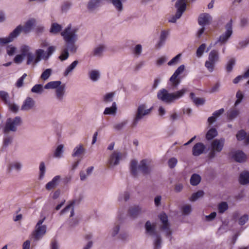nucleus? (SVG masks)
<instances>
[{
	"label": "nucleus",
	"mask_w": 249,
	"mask_h": 249,
	"mask_svg": "<svg viewBox=\"0 0 249 249\" xmlns=\"http://www.w3.org/2000/svg\"><path fill=\"white\" fill-rule=\"evenodd\" d=\"M77 30L72 28L71 25H69L62 32L61 35L66 43L65 49L72 53L76 52L78 46L76 42L78 39Z\"/></svg>",
	"instance_id": "1"
},
{
	"label": "nucleus",
	"mask_w": 249,
	"mask_h": 249,
	"mask_svg": "<svg viewBox=\"0 0 249 249\" xmlns=\"http://www.w3.org/2000/svg\"><path fill=\"white\" fill-rule=\"evenodd\" d=\"M36 20L35 18H30L28 20L23 26L21 25L18 26L8 36L0 38V44H4L12 42L23 32L24 34H29L36 25Z\"/></svg>",
	"instance_id": "2"
},
{
	"label": "nucleus",
	"mask_w": 249,
	"mask_h": 249,
	"mask_svg": "<svg viewBox=\"0 0 249 249\" xmlns=\"http://www.w3.org/2000/svg\"><path fill=\"white\" fill-rule=\"evenodd\" d=\"M152 168V161L149 159L142 160L138 165L136 160H133L130 162V173L134 177L138 176L139 172H141L143 175H149Z\"/></svg>",
	"instance_id": "3"
},
{
	"label": "nucleus",
	"mask_w": 249,
	"mask_h": 249,
	"mask_svg": "<svg viewBox=\"0 0 249 249\" xmlns=\"http://www.w3.org/2000/svg\"><path fill=\"white\" fill-rule=\"evenodd\" d=\"M186 91L187 89L183 88L177 91L169 93L166 89H162L158 92L157 97L164 103L171 104L181 98Z\"/></svg>",
	"instance_id": "4"
},
{
	"label": "nucleus",
	"mask_w": 249,
	"mask_h": 249,
	"mask_svg": "<svg viewBox=\"0 0 249 249\" xmlns=\"http://www.w3.org/2000/svg\"><path fill=\"white\" fill-rule=\"evenodd\" d=\"M102 0H90L88 4V9L90 11H94L100 6ZM127 0H111V2L118 13L122 12L124 9V3Z\"/></svg>",
	"instance_id": "5"
},
{
	"label": "nucleus",
	"mask_w": 249,
	"mask_h": 249,
	"mask_svg": "<svg viewBox=\"0 0 249 249\" xmlns=\"http://www.w3.org/2000/svg\"><path fill=\"white\" fill-rule=\"evenodd\" d=\"M145 228L146 233L154 238V249H160L161 247L162 240L160 235L158 233L156 230V225L151 224L150 221H147L145 224Z\"/></svg>",
	"instance_id": "6"
},
{
	"label": "nucleus",
	"mask_w": 249,
	"mask_h": 249,
	"mask_svg": "<svg viewBox=\"0 0 249 249\" xmlns=\"http://www.w3.org/2000/svg\"><path fill=\"white\" fill-rule=\"evenodd\" d=\"M22 124L23 120L20 116L8 118L2 128V132H16L18 130V127L21 125Z\"/></svg>",
	"instance_id": "7"
},
{
	"label": "nucleus",
	"mask_w": 249,
	"mask_h": 249,
	"mask_svg": "<svg viewBox=\"0 0 249 249\" xmlns=\"http://www.w3.org/2000/svg\"><path fill=\"white\" fill-rule=\"evenodd\" d=\"M152 110V107L148 108L145 104H142L138 106L136 113L134 115L132 122L131 126L133 127H136L138 123L143 119V118L148 115Z\"/></svg>",
	"instance_id": "8"
},
{
	"label": "nucleus",
	"mask_w": 249,
	"mask_h": 249,
	"mask_svg": "<svg viewBox=\"0 0 249 249\" xmlns=\"http://www.w3.org/2000/svg\"><path fill=\"white\" fill-rule=\"evenodd\" d=\"M220 60V55L218 50H213L209 53L208 59L205 62V67L210 72L213 71L215 65Z\"/></svg>",
	"instance_id": "9"
},
{
	"label": "nucleus",
	"mask_w": 249,
	"mask_h": 249,
	"mask_svg": "<svg viewBox=\"0 0 249 249\" xmlns=\"http://www.w3.org/2000/svg\"><path fill=\"white\" fill-rule=\"evenodd\" d=\"M226 31L222 34L215 41L214 45L219 44L220 46L225 45L231 36L232 31V20L230 19L225 25Z\"/></svg>",
	"instance_id": "10"
},
{
	"label": "nucleus",
	"mask_w": 249,
	"mask_h": 249,
	"mask_svg": "<svg viewBox=\"0 0 249 249\" xmlns=\"http://www.w3.org/2000/svg\"><path fill=\"white\" fill-rule=\"evenodd\" d=\"M225 140L224 139H215L211 144L210 151L208 154V157L213 159L214 158L217 153L220 152L223 149Z\"/></svg>",
	"instance_id": "11"
},
{
	"label": "nucleus",
	"mask_w": 249,
	"mask_h": 249,
	"mask_svg": "<svg viewBox=\"0 0 249 249\" xmlns=\"http://www.w3.org/2000/svg\"><path fill=\"white\" fill-rule=\"evenodd\" d=\"M159 218L161 222L160 229L165 232V236L171 240L172 231L170 228V225L168 222V217L165 213H162L159 215Z\"/></svg>",
	"instance_id": "12"
},
{
	"label": "nucleus",
	"mask_w": 249,
	"mask_h": 249,
	"mask_svg": "<svg viewBox=\"0 0 249 249\" xmlns=\"http://www.w3.org/2000/svg\"><path fill=\"white\" fill-rule=\"evenodd\" d=\"M175 7L177 8V12L175 15L173 16L169 19V22L175 23L177 20L181 17L183 13L186 9V0H178L176 2Z\"/></svg>",
	"instance_id": "13"
},
{
	"label": "nucleus",
	"mask_w": 249,
	"mask_h": 249,
	"mask_svg": "<svg viewBox=\"0 0 249 249\" xmlns=\"http://www.w3.org/2000/svg\"><path fill=\"white\" fill-rule=\"evenodd\" d=\"M43 50L38 49L36 50L35 54L32 52L29 53L26 57L27 58L26 64L28 65L32 64L34 66L36 65L42 59V54Z\"/></svg>",
	"instance_id": "14"
},
{
	"label": "nucleus",
	"mask_w": 249,
	"mask_h": 249,
	"mask_svg": "<svg viewBox=\"0 0 249 249\" xmlns=\"http://www.w3.org/2000/svg\"><path fill=\"white\" fill-rule=\"evenodd\" d=\"M122 154L118 151H114L110 156L107 161V164L110 167H113L119 163V161L121 158Z\"/></svg>",
	"instance_id": "15"
},
{
	"label": "nucleus",
	"mask_w": 249,
	"mask_h": 249,
	"mask_svg": "<svg viewBox=\"0 0 249 249\" xmlns=\"http://www.w3.org/2000/svg\"><path fill=\"white\" fill-rule=\"evenodd\" d=\"M35 101L33 98L27 97L23 102L21 110L25 111L30 110L35 107Z\"/></svg>",
	"instance_id": "16"
},
{
	"label": "nucleus",
	"mask_w": 249,
	"mask_h": 249,
	"mask_svg": "<svg viewBox=\"0 0 249 249\" xmlns=\"http://www.w3.org/2000/svg\"><path fill=\"white\" fill-rule=\"evenodd\" d=\"M206 149L205 145L202 142L196 143L192 149V154L194 156H198L202 154Z\"/></svg>",
	"instance_id": "17"
},
{
	"label": "nucleus",
	"mask_w": 249,
	"mask_h": 249,
	"mask_svg": "<svg viewBox=\"0 0 249 249\" xmlns=\"http://www.w3.org/2000/svg\"><path fill=\"white\" fill-rule=\"evenodd\" d=\"M46 232V226L45 225L36 227V230L33 232V237L36 240H38L42 237Z\"/></svg>",
	"instance_id": "18"
},
{
	"label": "nucleus",
	"mask_w": 249,
	"mask_h": 249,
	"mask_svg": "<svg viewBox=\"0 0 249 249\" xmlns=\"http://www.w3.org/2000/svg\"><path fill=\"white\" fill-rule=\"evenodd\" d=\"M66 87L65 84H63L59 88L55 90V96L56 100L59 102H62L65 95Z\"/></svg>",
	"instance_id": "19"
},
{
	"label": "nucleus",
	"mask_w": 249,
	"mask_h": 249,
	"mask_svg": "<svg viewBox=\"0 0 249 249\" xmlns=\"http://www.w3.org/2000/svg\"><path fill=\"white\" fill-rule=\"evenodd\" d=\"M106 49V46L103 44H100L96 46L91 53V55L95 57H101Z\"/></svg>",
	"instance_id": "20"
},
{
	"label": "nucleus",
	"mask_w": 249,
	"mask_h": 249,
	"mask_svg": "<svg viewBox=\"0 0 249 249\" xmlns=\"http://www.w3.org/2000/svg\"><path fill=\"white\" fill-rule=\"evenodd\" d=\"M3 133L4 135L2 141V148H6L12 143L14 136L10 134L9 132H3Z\"/></svg>",
	"instance_id": "21"
},
{
	"label": "nucleus",
	"mask_w": 249,
	"mask_h": 249,
	"mask_svg": "<svg viewBox=\"0 0 249 249\" xmlns=\"http://www.w3.org/2000/svg\"><path fill=\"white\" fill-rule=\"evenodd\" d=\"M211 19V17L209 14L207 13H202L200 15L198 18V22L200 25L204 26L209 24Z\"/></svg>",
	"instance_id": "22"
},
{
	"label": "nucleus",
	"mask_w": 249,
	"mask_h": 249,
	"mask_svg": "<svg viewBox=\"0 0 249 249\" xmlns=\"http://www.w3.org/2000/svg\"><path fill=\"white\" fill-rule=\"evenodd\" d=\"M117 104L115 102H114L112 104V106L110 107H106L104 112L103 114L105 115H112L115 116L117 113Z\"/></svg>",
	"instance_id": "23"
},
{
	"label": "nucleus",
	"mask_w": 249,
	"mask_h": 249,
	"mask_svg": "<svg viewBox=\"0 0 249 249\" xmlns=\"http://www.w3.org/2000/svg\"><path fill=\"white\" fill-rule=\"evenodd\" d=\"M60 179V176H55L51 181L46 184V189L48 190H51L56 188L59 184Z\"/></svg>",
	"instance_id": "24"
},
{
	"label": "nucleus",
	"mask_w": 249,
	"mask_h": 249,
	"mask_svg": "<svg viewBox=\"0 0 249 249\" xmlns=\"http://www.w3.org/2000/svg\"><path fill=\"white\" fill-rule=\"evenodd\" d=\"M62 83L60 81H51L47 83L44 87L46 89H56L59 87L61 86Z\"/></svg>",
	"instance_id": "25"
},
{
	"label": "nucleus",
	"mask_w": 249,
	"mask_h": 249,
	"mask_svg": "<svg viewBox=\"0 0 249 249\" xmlns=\"http://www.w3.org/2000/svg\"><path fill=\"white\" fill-rule=\"evenodd\" d=\"M239 182L242 185H246L249 183V172L244 171L242 172L239 176Z\"/></svg>",
	"instance_id": "26"
},
{
	"label": "nucleus",
	"mask_w": 249,
	"mask_h": 249,
	"mask_svg": "<svg viewBox=\"0 0 249 249\" xmlns=\"http://www.w3.org/2000/svg\"><path fill=\"white\" fill-rule=\"evenodd\" d=\"M233 158L237 162H242L245 160L246 156L242 151H237L233 155Z\"/></svg>",
	"instance_id": "27"
},
{
	"label": "nucleus",
	"mask_w": 249,
	"mask_h": 249,
	"mask_svg": "<svg viewBox=\"0 0 249 249\" xmlns=\"http://www.w3.org/2000/svg\"><path fill=\"white\" fill-rule=\"evenodd\" d=\"M168 36V32L167 31L162 30L161 32L159 41L157 44V47L158 48H160L164 44Z\"/></svg>",
	"instance_id": "28"
},
{
	"label": "nucleus",
	"mask_w": 249,
	"mask_h": 249,
	"mask_svg": "<svg viewBox=\"0 0 249 249\" xmlns=\"http://www.w3.org/2000/svg\"><path fill=\"white\" fill-rule=\"evenodd\" d=\"M142 212V208L139 206H134L130 208L129 210V215L133 217H136Z\"/></svg>",
	"instance_id": "29"
},
{
	"label": "nucleus",
	"mask_w": 249,
	"mask_h": 249,
	"mask_svg": "<svg viewBox=\"0 0 249 249\" xmlns=\"http://www.w3.org/2000/svg\"><path fill=\"white\" fill-rule=\"evenodd\" d=\"M62 29L61 25L57 23H53L50 29V32L53 35L58 34Z\"/></svg>",
	"instance_id": "30"
},
{
	"label": "nucleus",
	"mask_w": 249,
	"mask_h": 249,
	"mask_svg": "<svg viewBox=\"0 0 249 249\" xmlns=\"http://www.w3.org/2000/svg\"><path fill=\"white\" fill-rule=\"evenodd\" d=\"M55 50V47L54 46H51L48 48L46 53L43 50L42 59L45 60H48L50 56L53 53Z\"/></svg>",
	"instance_id": "31"
},
{
	"label": "nucleus",
	"mask_w": 249,
	"mask_h": 249,
	"mask_svg": "<svg viewBox=\"0 0 249 249\" xmlns=\"http://www.w3.org/2000/svg\"><path fill=\"white\" fill-rule=\"evenodd\" d=\"M78 64V61L77 60H75L65 70L63 74L64 76H67L69 73L71 72L76 67Z\"/></svg>",
	"instance_id": "32"
},
{
	"label": "nucleus",
	"mask_w": 249,
	"mask_h": 249,
	"mask_svg": "<svg viewBox=\"0 0 249 249\" xmlns=\"http://www.w3.org/2000/svg\"><path fill=\"white\" fill-rule=\"evenodd\" d=\"M22 166V165L21 163L19 162H13L9 163L7 166V168L8 171L10 172L12 169H14L17 171H19L21 170Z\"/></svg>",
	"instance_id": "33"
},
{
	"label": "nucleus",
	"mask_w": 249,
	"mask_h": 249,
	"mask_svg": "<svg viewBox=\"0 0 249 249\" xmlns=\"http://www.w3.org/2000/svg\"><path fill=\"white\" fill-rule=\"evenodd\" d=\"M115 95V92H111L106 93L103 97V102L106 104H107L112 102Z\"/></svg>",
	"instance_id": "34"
},
{
	"label": "nucleus",
	"mask_w": 249,
	"mask_h": 249,
	"mask_svg": "<svg viewBox=\"0 0 249 249\" xmlns=\"http://www.w3.org/2000/svg\"><path fill=\"white\" fill-rule=\"evenodd\" d=\"M76 203V201L75 200L72 201L70 204L67 205L64 209L61 211L60 212V214L61 215L67 212L71 208V215L70 216L72 217L74 215V208H73V205Z\"/></svg>",
	"instance_id": "35"
},
{
	"label": "nucleus",
	"mask_w": 249,
	"mask_h": 249,
	"mask_svg": "<svg viewBox=\"0 0 249 249\" xmlns=\"http://www.w3.org/2000/svg\"><path fill=\"white\" fill-rule=\"evenodd\" d=\"M190 97L196 106L202 105L205 102V99L203 98L196 97L195 94L193 92L190 93Z\"/></svg>",
	"instance_id": "36"
},
{
	"label": "nucleus",
	"mask_w": 249,
	"mask_h": 249,
	"mask_svg": "<svg viewBox=\"0 0 249 249\" xmlns=\"http://www.w3.org/2000/svg\"><path fill=\"white\" fill-rule=\"evenodd\" d=\"M201 179V177L196 174H194L190 178V184L193 186L198 185Z\"/></svg>",
	"instance_id": "37"
},
{
	"label": "nucleus",
	"mask_w": 249,
	"mask_h": 249,
	"mask_svg": "<svg viewBox=\"0 0 249 249\" xmlns=\"http://www.w3.org/2000/svg\"><path fill=\"white\" fill-rule=\"evenodd\" d=\"M85 149L83 148V145L82 144H79L75 147L73 151V153L72 154V157H77L81 154H82L85 152Z\"/></svg>",
	"instance_id": "38"
},
{
	"label": "nucleus",
	"mask_w": 249,
	"mask_h": 249,
	"mask_svg": "<svg viewBox=\"0 0 249 249\" xmlns=\"http://www.w3.org/2000/svg\"><path fill=\"white\" fill-rule=\"evenodd\" d=\"M239 114V111L235 108H232L227 112V116L230 120H232L237 117Z\"/></svg>",
	"instance_id": "39"
},
{
	"label": "nucleus",
	"mask_w": 249,
	"mask_h": 249,
	"mask_svg": "<svg viewBox=\"0 0 249 249\" xmlns=\"http://www.w3.org/2000/svg\"><path fill=\"white\" fill-rule=\"evenodd\" d=\"M217 135V132L215 128L210 129L206 134V138L207 140H211Z\"/></svg>",
	"instance_id": "40"
},
{
	"label": "nucleus",
	"mask_w": 249,
	"mask_h": 249,
	"mask_svg": "<svg viewBox=\"0 0 249 249\" xmlns=\"http://www.w3.org/2000/svg\"><path fill=\"white\" fill-rule=\"evenodd\" d=\"M89 74V78L93 81H97L100 77L99 71L97 70H92L90 71Z\"/></svg>",
	"instance_id": "41"
},
{
	"label": "nucleus",
	"mask_w": 249,
	"mask_h": 249,
	"mask_svg": "<svg viewBox=\"0 0 249 249\" xmlns=\"http://www.w3.org/2000/svg\"><path fill=\"white\" fill-rule=\"evenodd\" d=\"M52 73V70L51 69H46L41 74L40 79L43 81L47 80Z\"/></svg>",
	"instance_id": "42"
},
{
	"label": "nucleus",
	"mask_w": 249,
	"mask_h": 249,
	"mask_svg": "<svg viewBox=\"0 0 249 249\" xmlns=\"http://www.w3.org/2000/svg\"><path fill=\"white\" fill-rule=\"evenodd\" d=\"M20 51L21 54L25 57H26L29 53H30L32 52L31 51V47L27 45H22L20 47Z\"/></svg>",
	"instance_id": "43"
},
{
	"label": "nucleus",
	"mask_w": 249,
	"mask_h": 249,
	"mask_svg": "<svg viewBox=\"0 0 249 249\" xmlns=\"http://www.w3.org/2000/svg\"><path fill=\"white\" fill-rule=\"evenodd\" d=\"M228 204L226 202H222L218 204L217 209L218 213H224L228 209Z\"/></svg>",
	"instance_id": "44"
},
{
	"label": "nucleus",
	"mask_w": 249,
	"mask_h": 249,
	"mask_svg": "<svg viewBox=\"0 0 249 249\" xmlns=\"http://www.w3.org/2000/svg\"><path fill=\"white\" fill-rule=\"evenodd\" d=\"M64 146L63 144L59 145L54 151L53 156L55 158H60L63 153Z\"/></svg>",
	"instance_id": "45"
},
{
	"label": "nucleus",
	"mask_w": 249,
	"mask_h": 249,
	"mask_svg": "<svg viewBox=\"0 0 249 249\" xmlns=\"http://www.w3.org/2000/svg\"><path fill=\"white\" fill-rule=\"evenodd\" d=\"M43 87L41 84H36L31 89L33 93L40 94L43 92Z\"/></svg>",
	"instance_id": "46"
},
{
	"label": "nucleus",
	"mask_w": 249,
	"mask_h": 249,
	"mask_svg": "<svg viewBox=\"0 0 249 249\" xmlns=\"http://www.w3.org/2000/svg\"><path fill=\"white\" fill-rule=\"evenodd\" d=\"M7 54L9 56L14 55L17 52V48L13 45L7 46L6 48Z\"/></svg>",
	"instance_id": "47"
},
{
	"label": "nucleus",
	"mask_w": 249,
	"mask_h": 249,
	"mask_svg": "<svg viewBox=\"0 0 249 249\" xmlns=\"http://www.w3.org/2000/svg\"><path fill=\"white\" fill-rule=\"evenodd\" d=\"M204 194V193L202 190H199L197 192L192 194L191 197L190 198V201H195L198 198L202 197Z\"/></svg>",
	"instance_id": "48"
},
{
	"label": "nucleus",
	"mask_w": 249,
	"mask_h": 249,
	"mask_svg": "<svg viewBox=\"0 0 249 249\" xmlns=\"http://www.w3.org/2000/svg\"><path fill=\"white\" fill-rule=\"evenodd\" d=\"M170 81L174 88H176L180 83V80L179 78L174 74L170 78Z\"/></svg>",
	"instance_id": "49"
},
{
	"label": "nucleus",
	"mask_w": 249,
	"mask_h": 249,
	"mask_svg": "<svg viewBox=\"0 0 249 249\" xmlns=\"http://www.w3.org/2000/svg\"><path fill=\"white\" fill-rule=\"evenodd\" d=\"M206 47V45L205 43H203L197 48L196 52V55L197 57L200 58L202 56Z\"/></svg>",
	"instance_id": "50"
},
{
	"label": "nucleus",
	"mask_w": 249,
	"mask_h": 249,
	"mask_svg": "<svg viewBox=\"0 0 249 249\" xmlns=\"http://www.w3.org/2000/svg\"><path fill=\"white\" fill-rule=\"evenodd\" d=\"M0 98L6 104H8L10 102L9 101V94L3 90L0 91Z\"/></svg>",
	"instance_id": "51"
},
{
	"label": "nucleus",
	"mask_w": 249,
	"mask_h": 249,
	"mask_svg": "<svg viewBox=\"0 0 249 249\" xmlns=\"http://www.w3.org/2000/svg\"><path fill=\"white\" fill-rule=\"evenodd\" d=\"M142 52V46L137 44L133 49V53L137 57L139 56Z\"/></svg>",
	"instance_id": "52"
},
{
	"label": "nucleus",
	"mask_w": 249,
	"mask_h": 249,
	"mask_svg": "<svg viewBox=\"0 0 249 249\" xmlns=\"http://www.w3.org/2000/svg\"><path fill=\"white\" fill-rule=\"evenodd\" d=\"M236 97L237 98V100L234 103L235 107H236L242 102L244 98V94L242 91H241L240 90H238L236 94Z\"/></svg>",
	"instance_id": "53"
},
{
	"label": "nucleus",
	"mask_w": 249,
	"mask_h": 249,
	"mask_svg": "<svg viewBox=\"0 0 249 249\" xmlns=\"http://www.w3.org/2000/svg\"><path fill=\"white\" fill-rule=\"evenodd\" d=\"M235 64V60L234 58L230 59L226 65V70L228 72H231L233 69V66Z\"/></svg>",
	"instance_id": "54"
},
{
	"label": "nucleus",
	"mask_w": 249,
	"mask_h": 249,
	"mask_svg": "<svg viewBox=\"0 0 249 249\" xmlns=\"http://www.w3.org/2000/svg\"><path fill=\"white\" fill-rule=\"evenodd\" d=\"M247 136L246 132L243 130H241L239 131L236 135V138L238 141H241L243 140H245Z\"/></svg>",
	"instance_id": "55"
},
{
	"label": "nucleus",
	"mask_w": 249,
	"mask_h": 249,
	"mask_svg": "<svg viewBox=\"0 0 249 249\" xmlns=\"http://www.w3.org/2000/svg\"><path fill=\"white\" fill-rule=\"evenodd\" d=\"M181 210L182 213L184 215H188L192 211V207L190 205L186 204L182 207Z\"/></svg>",
	"instance_id": "56"
},
{
	"label": "nucleus",
	"mask_w": 249,
	"mask_h": 249,
	"mask_svg": "<svg viewBox=\"0 0 249 249\" xmlns=\"http://www.w3.org/2000/svg\"><path fill=\"white\" fill-rule=\"evenodd\" d=\"M127 123V121H123L122 122L113 125V128L116 130H121Z\"/></svg>",
	"instance_id": "57"
},
{
	"label": "nucleus",
	"mask_w": 249,
	"mask_h": 249,
	"mask_svg": "<svg viewBox=\"0 0 249 249\" xmlns=\"http://www.w3.org/2000/svg\"><path fill=\"white\" fill-rule=\"evenodd\" d=\"M69 57V52L67 50L64 49L62 51L61 53L59 56V59L61 61H64V60H66V59H67Z\"/></svg>",
	"instance_id": "58"
},
{
	"label": "nucleus",
	"mask_w": 249,
	"mask_h": 249,
	"mask_svg": "<svg viewBox=\"0 0 249 249\" xmlns=\"http://www.w3.org/2000/svg\"><path fill=\"white\" fill-rule=\"evenodd\" d=\"M46 172L45 165L44 162H41L39 165V178L42 179L45 175Z\"/></svg>",
	"instance_id": "59"
},
{
	"label": "nucleus",
	"mask_w": 249,
	"mask_h": 249,
	"mask_svg": "<svg viewBox=\"0 0 249 249\" xmlns=\"http://www.w3.org/2000/svg\"><path fill=\"white\" fill-rule=\"evenodd\" d=\"M27 76V74L24 73L23 74V75L19 78L18 80L17 81L16 85V87L18 88H20L23 86V81L26 77Z\"/></svg>",
	"instance_id": "60"
},
{
	"label": "nucleus",
	"mask_w": 249,
	"mask_h": 249,
	"mask_svg": "<svg viewBox=\"0 0 249 249\" xmlns=\"http://www.w3.org/2000/svg\"><path fill=\"white\" fill-rule=\"evenodd\" d=\"M181 56V54H178L175 57L173 58L168 63V65L169 66H172L176 64L178 62L180 57Z\"/></svg>",
	"instance_id": "61"
},
{
	"label": "nucleus",
	"mask_w": 249,
	"mask_h": 249,
	"mask_svg": "<svg viewBox=\"0 0 249 249\" xmlns=\"http://www.w3.org/2000/svg\"><path fill=\"white\" fill-rule=\"evenodd\" d=\"M178 162V160L176 158L170 159L168 161V166L170 168H174Z\"/></svg>",
	"instance_id": "62"
},
{
	"label": "nucleus",
	"mask_w": 249,
	"mask_h": 249,
	"mask_svg": "<svg viewBox=\"0 0 249 249\" xmlns=\"http://www.w3.org/2000/svg\"><path fill=\"white\" fill-rule=\"evenodd\" d=\"M129 199V195L127 192H124L123 194L120 195L118 200L119 201H126Z\"/></svg>",
	"instance_id": "63"
},
{
	"label": "nucleus",
	"mask_w": 249,
	"mask_h": 249,
	"mask_svg": "<svg viewBox=\"0 0 249 249\" xmlns=\"http://www.w3.org/2000/svg\"><path fill=\"white\" fill-rule=\"evenodd\" d=\"M249 40L248 39L242 40L238 43V44L237 46V48L238 49H243L246 47L249 44Z\"/></svg>",
	"instance_id": "64"
}]
</instances>
